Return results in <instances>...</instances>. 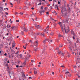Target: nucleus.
<instances>
[{
  "label": "nucleus",
  "instance_id": "412c9836",
  "mask_svg": "<svg viewBox=\"0 0 80 80\" xmlns=\"http://www.w3.org/2000/svg\"><path fill=\"white\" fill-rule=\"evenodd\" d=\"M73 67L74 68H77V66H75V65H74L73 66Z\"/></svg>",
  "mask_w": 80,
  "mask_h": 80
},
{
  "label": "nucleus",
  "instance_id": "f257e3e1",
  "mask_svg": "<svg viewBox=\"0 0 80 80\" xmlns=\"http://www.w3.org/2000/svg\"><path fill=\"white\" fill-rule=\"evenodd\" d=\"M61 13L62 14V16L64 18H67V9L66 8H62L61 10Z\"/></svg>",
  "mask_w": 80,
  "mask_h": 80
},
{
  "label": "nucleus",
  "instance_id": "de8ad7c7",
  "mask_svg": "<svg viewBox=\"0 0 80 80\" xmlns=\"http://www.w3.org/2000/svg\"><path fill=\"white\" fill-rule=\"evenodd\" d=\"M46 14H48V15H49V12H46Z\"/></svg>",
  "mask_w": 80,
  "mask_h": 80
},
{
  "label": "nucleus",
  "instance_id": "2f4dec72",
  "mask_svg": "<svg viewBox=\"0 0 80 80\" xmlns=\"http://www.w3.org/2000/svg\"><path fill=\"white\" fill-rule=\"evenodd\" d=\"M25 74H24V73H23L22 77H25Z\"/></svg>",
  "mask_w": 80,
  "mask_h": 80
},
{
  "label": "nucleus",
  "instance_id": "79ce46f5",
  "mask_svg": "<svg viewBox=\"0 0 80 80\" xmlns=\"http://www.w3.org/2000/svg\"><path fill=\"white\" fill-rule=\"evenodd\" d=\"M60 47H62V46L63 45L62 44H60Z\"/></svg>",
  "mask_w": 80,
  "mask_h": 80
},
{
  "label": "nucleus",
  "instance_id": "c03bdc74",
  "mask_svg": "<svg viewBox=\"0 0 80 80\" xmlns=\"http://www.w3.org/2000/svg\"><path fill=\"white\" fill-rule=\"evenodd\" d=\"M5 13H6V15H8V13H7V12H5Z\"/></svg>",
  "mask_w": 80,
  "mask_h": 80
},
{
  "label": "nucleus",
  "instance_id": "774afa93",
  "mask_svg": "<svg viewBox=\"0 0 80 80\" xmlns=\"http://www.w3.org/2000/svg\"><path fill=\"white\" fill-rule=\"evenodd\" d=\"M4 55H5V56H6V55H7V53H5L4 54Z\"/></svg>",
  "mask_w": 80,
  "mask_h": 80
},
{
  "label": "nucleus",
  "instance_id": "bf43d9fd",
  "mask_svg": "<svg viewBox=\"0 0 80 80\" xmlns=\"http://www.w3.org/2000/svg\"><path fill=\"white\" fill-rule=\"evenodd\" d=\"M8 26H9V25L8 24V25H7V28H8Z\"/></svg>",
  "mask_w": 80,
  "mask_h": 80
},
{
  "label": "nucleus",
  "instance_id": "f03ea898",
  "mask_svg": "<svg viewBox=\"0 0 80 80\" xmlns=\"http://www.w3.org/2000/svg\"><path fill=\"white\" fill-rule=\"evenodd\" d=\"M69 20H70V19H69L68 18H67V19H65L63 20V22L64 23H67V24H68V21Z\"/></svg>",
  "mask_w": 80,
  "mask_h": 80
},
{
  "label": "nucleus",
  "instance_id": "c9c22d12",
  "mask_svg": "<svg viewBox=\"0 0 80 80\" xmlns=\"http://www.w3.org/2000/svg\"><path fill=\"white\" fill-rule=\"evenodd\" d=\"M40 14H41V15H42V10L40 11Z\"/></svg>",
  "mask_w": 80,
  "mask_h": 80
},
{
  "label": "nucleus",
  "instance_id": "4be33fe9",
  "mask_svg": "<svg viewBox=\"0 0 80 80\" xmlns=\"http://www.w3.org/2000/svg\"><path fill=\"white\" fill-rule=\"evenodd\" d=\"M73 36L72 37V38H73V39H74V40H75V37H77V35H76V36Z\"/></svg>",
  "mask_w": 80,
  "mask_h": 80
},
{
  "label": "nucleus",
  "instance_id": "58836bf2",
  "mask_svg": "<svg viewBox=\"0 0 80 80\" xmlns=\"http://www.w3.org/2000/svg\"><path fill=\"white\" fill-rule=\"evenodd\" d=\"M2 20H0V23H1V24H2Z\"/></svg>",
  "mask_w": 80,
  "mask_h": 80
},
{
  "label": "nucleus",
  "instance_id": "f3484780",
  "mask_svg": "<svg viewBox=\"0 0 80 80\" xmlns=\"http://www.w3.org/2000/svg\"><path fill=\"white\" fill-rule=\"evenodd\" d=\"M44 75V73H43V72L41 73H40L41 76H43Z\"/></svg>",
  "mask_w": 80,
  "mask_h": 80
},
{
  "label": "nucleus",
  "instance_id": "0eeeda50",
  "mask_svg": "<svg viewBox=\"0 0 80 80\" xmlns=\"http://www.w3.org/2000/svg\"><path fill=\"white\" fill-rule=\"evenodd\" d=\"M61 29H62V32H64V29L66 33H67V32H66V29H65V28H64V29L63 28V27H61Z\"/></svg>",
  "mask_w": 80,
  "mask_h": 80
},
{
  "label": "nucleus",
  "instance_id": "ddd939ff",
  "mask_svg": "<svg viewBox=\"0 0 80 80\" xmlns=\"http://www.w3.org/2000/svg\"><path fill=\"white\" fill-rule=\"evenodd\" d=\"M68 12H70V7H68Z\"/></svg>",
  "mask_w": 80,
  "mask_h": 80
},
{
  "label": "nucleus",
  "instance_id": "aec40b11",
  "mask_svg": "<svg viewBox=\"0 0 80 80\" xmlns=\"http://www.w3.org/2000/svg\"><path fill=\"white\" fill-rule=\"evenodd\" d=\"M24 31H25L26 32H28V30H27L25 29V28L24 27Z\"/></svg>",
  "mask_w": 80,
  "mask_h": 80
},
{
  "label": "nucleus",
  "instance_id": "49530a36",
  "mask_svg": "<svg viewBox=\"0 0 80 80\" xmlns=\"http://www.w3.org/2000/svg\"><path fill=\"white\" fill-rule=\"evenodd\" d=\"M28 57H29L30 58V57H31V55H29L28 56Z\"/></svg>",
  "mask_w": 80,
  "mask_h": 80
},
{
  "label": "nucleus",
  "instance_id": "72a5a7b5",
  "mask_svg": "<svg viewBox=\"0 0 80 80\" xmlns=\"http://www.w3.org/2000/svg\"><path fill=\"white\" fill-rule=\"evenodd\" d=\"M67 73H69V72L68 71L66 72L65 74H67Z\"/></svg>",
  "mask_w": 80,
  "mask_h": 80
},
{
  "label": "nucleus",
  "instance_id": "a18cd8bd",
  "mask_svg": "<svg viewBox=\"0 0 80 80\" xmlns=\"http://www.w3.org/2000/svg\"><path fill=\"white\" fill-rule=\"evenodd\" d=\"M19 67V66L18 65H17L16 66V67L17 68H18Z\"/></svg>",
  "mask_w": 80,
  "mask_h": 80
},
{
  "label": "nucleus",
  "instance_id": "7ed1b4c3",
  "mask_svg": "<svg viewBox=\"0 0 80 80\" xmlns=\"http://www.w3.org/2000/svg\"><path fill=\"white\" fill-rule=\"evenodd\" d=\"M71 32L72 34V36H74V37H76V35L75 34V33H74V31H73V30H71Z\"/></svg>",
  "mask_w": 80,
  "mask_h": 80
},
{
  "label": "nucleus",
  "instance_id": "4c0bfd02",
  "mask_svg": "<svg viewBox=\"0 0 80 80\" xmlns=\"http://www.w3.org/2000/svg\"><path fill=\"white\" fill-rule=\"evenodd\" d=\"M22 42H23V43H25V41L24 40H22Z\"/></svg>",
  "mask_w": 80,
  "mask_h": 80
},
{
  "label": "nucleus",
  "instance_id": "f704fd0d",
  "mask_svg": "<svg viewBox=\"0 0 80 80\" xmlns=\"http://www.w3.org/2000/svg\"><path fill=\"white\" fill-rule=\"evenodd\" d=\"M58 37H62V35L60 34H59L58 35Z\"/></svg>",
  "mask_w": 80,
  "mask_h": 80
},
{
  "label": "nucleus",
  "instance_id": "dca6fc26",
  "mask_svg": "<svg viewBox=\"0 0 80 80\" xmlns=\"http://www.w3.org/2000/svg\"><path fill=\"white\" fill-rule=\"evenodd\" d=\"M62 23L61 22H60L59 23V24L60 26V27H62Z\"/></svg>",
  "mask_w": 80,
  "mask_h": 80
},
{
  "label": "nucleus",
  "instance_id": "5701e85b",
  "mask_svg": "<svg viewBox=\"0 0 80 80\" xmlns=\"http://www.w3.org/2000/svg\"><path fill=\"white\" fill-rule=\"evenodd\" d=\"M35 26L36 27H37H37H38V25L37 24H35Z\"/></svg>",
  "mask_w": 80,
  "mask_h": 80
},
{
  "label": "nucleus",
  "instance_id": "3c124183",
  "mask_svg": "<svg viewBox=\"0 0 80 80\" xmlns=\"http://www.w3.org/2000/svg\"><path fill=\"white\" fill-rule=\"evenodd\" d=\"M16 22H19V20H18L16 21Z\"/></svg>",
  "mask_w": 80,
  "mask_h": 80
},
{
  "label": "nucleus",
  "instance_id": "6e6552de",
  "mask_svg": "<svg viewBox=\"0 0 80 80\" xmlns=\"http://www.w3.org/2000/svg\"><path fill=\"white\" fill-rule=\"evenodd\" d=\"M62 51H60V52H59V51H58V53L59 54H61V55H62V56H64L65 55L64 54H63V53H62Z\"/></svg>",
  "mask_w": 80,
  "mask_h": 80
},
{
  "label": "nucleus",
  "instance_id": "4468645a",
  "mask_svg": "<svg viewBox=\"0 0 80 80\" xmlns=\"http://www.w3.org/2000/svg\"><path fill=\"white\" fill-rule=\"evenodd\" d=\"M42 54H43V53H45V50L44 49L42 51Z\"/></svg>",
  "mask_w": 80,
  "mask_h": 80
},
{
  "label": "nucleus",
  "instance_id": "338daca9",
  "mask_svg": "<svg viewBox=\"0 0 80 80\" xmlns=\"http://www.w3.org/2000/svg\"><path fill=\"white\" fill-rule=\"evenodd\" d=\"M29 42H31V43H32V40H30Z\"/></svg>",
  "mask_w": 80,
  "mask_h": 80
},
{
  "label": "nucleus",
  "instance_id": "69168bd1",
  "mask_svg": "<svg viewBox=\"0 0 80 80\" xmlns=\"http://www.w3.org/2000/svg\"><path fill=\"white\" fill-rule=\"evenodd\" d=\"M12 47H14V46L13 45V43L12 44Z\"/></svg>",
  "mask_w": 80,
  "mask_h": 80
},
{
  "label": "nucleus",
  "instance_id": "ea45409f",
  "mask_svg": "<svg viewBox=\"0 0 80 80\" xmlns=\"http://www.w3.org/2000/svg\"><path fill=\"white\" fill-rule=\"evenodd\" d=\"M42 3L40 2L39 4H38V5H41Z\"/></svg>",
  "mask_w": 80,
  "mask_h": 80
},
{
  "label": "nucleus",
  "instance_id": "8fccbe9b",
  "mask_svg": "<svg viewBox=\"0 0 80 80\" xmlns=\"http://www.w3.org/2000/svg\"><path fill=\"white\" fill-rule=\"evenodd\" d=\"M18 53H19V51H18L17 53H15V54H18Z\"/></svg>",
  "mask_w": 80,
  "mask_h": 80
},
{
  "label": "nucleus",
  "instance_id": "423d86ee",
  "mask_svg": "<svg viewBox=\"0 0 80 80\" xmlns=\"http://www.w3.org/2000/svg\"><path fill=\"white\" fill-rule=\"evenodd\" d=\"M35 35H42V36H44V34L42 33H36Z\"/></svg>",
  "mask_w": 80,
  "mask_h": 80
},
{
  "label": "nucleus",
  "instance_id": "680f3d73",
  "mask_svg": "<svg viewBox=\"0 0 80 80\" xmlns=\"http://www.w3.org/2000/svg\"><path fill=\"white\" fill-rule=\"evenodd\" d=\"M7 62L8 63H10V61H8Z\"/></svg>",
  "mask_w": 80,
  "mask_h": 80
},
{
  "label": "nucleus",
  "instance_id": "6e6d98bb",
  "mask_svg": "<svg viewBox=\"0 0 80 80\" xmlns=\"http://www.w3.org/2000/svg\"><path fill=\"white\" fill-rule=\"evenodd\" d=\"M61 67H64V65L61 66Z\"/></svg>",
  "mask_w": 80,
  "mask_h": 80
},
{
  "label": "nucleus",
  "instance_id": "473e14b6",
  "mask_svg": "<svg viewBox=\"0 0 80 80\" xmlns=\"http://www.w3.org/2000/svg\"><path fill=\"white\" fill-rule=\"evenodd\" d=\"M57 7H58V6H57V5H55V8H57Z\"/></svg>",
  "mask_w": 80,
  "mask_h": 80
},
{
  "label": "nucleus",
  "instance_id": "09e8293b",
  "mask_svg": "<svg viewBox=\"0 0 80 80\" xmlns=\"http://www.w3.org/2000/svg\"><path fill=\"white\" fill-rule=\"evenodd\" d=\"M23 48L24 49H26V46H23Z\"/></svg>",
  "mask_w": 80,
  "mask_h": 80
},
{
  "label": "nucleus",
  "instance_id": "2eb2a0df",
  "mask_svg": "<svg viewBox=\"0 0 80 80\" xmlns=\"http://www.w3.org/2000/svg\"><path fill=\"white\" fill-rule=\"evenodd\" d=\"M33 27H31L30 28V31H31V30H33Z\"/></svg>",
  "mask_w": 80,
  "mask_h": 80
},
{
  "label": "nucleus",
  "instance_id": "37998d69",
  "mask_svg": "<svg viewBox=\"0 0 80 80\" xmlns=\"http://www.w3.org/2000/svg\"><path fill=\"white\" fill-rule=\"evenodd\" d=\"M27 56H28V55H30V54H29V53L28 52H27Z\"/></svg>",
  "mask_w": 80,
  "mask_h": 80
},
{
  "label": "nucleus",
  "instance_id": "052dcab7",
  "mask_svg": "<svg viewBox=\"0 0 80 80\" xmlns=\"http://www.w3.org/2000/svg\"><path fill=\"white\" fill-rule=\"evenodd\" d=\"M58 4H60V2L59 1H58Z\"/></svg>",
  "mask_w": 80,
  "mask_h": 80
},
{
  "label": "nucleus",
  "instance_id": "1a4fd4ad",
  "mask_svg": "<svg viewBox=\"0 0 80 80\" xmlns=\"http://www.w3.org/2000/svg\"><path fill=\"white\" fill-rule=\"evenodd\" d=\"M47 41V39H46L44 40H43L42 41V42L44 43H45Z\"/></svg>",
  "mask_w": 80,
  "mask_h": 80
},
{
  "label": "nucleus",
  "instance_id": "864d4df0",
  "mask_svg": "<svg viewBox=\"0 0 80 80\" xmlns=\"http://www.w3.org/2000/svg\"><path fill=\"white\" fill-rule=\"evenodd\" d=\"M67 7H69V5L67 4Z\"/></svg>",
  "mask_w": 80,
  "mask_h": 80
},
{
  "label": "nucleus",
  "instance_id": "f8f14e48",
  "mask_svg": "<svg viewBox=\"0 0 80 80\" xmlns=\"http://www.w3.org/2000/svg\"><path fill=\"white\" fill-rule=\"evenodd\" d=\"M35 44H36L35 46H36V47H37V45H38V42H37V41H36V42H35Z\"/></svg>",
  "mask_w": 80,
  "mask_h": 80
},
{
  "label": "nucleus",
  "instance_id": "c85d7f7f",
  "mask_svg": "<svg viewBox=\"0 0 80 80\" xmlns=\"http://www.w3.org/2000/svg\"><path fill=\"white\" fill-rule=\"evenodd\" d=\"M14 14L15 15H18V13L17 12H15Z\"/></svg>",
  "mask_w": 80,
  "mask_h": 80
},
{
  "label": "nucleus",
  "instance_id": "b1692460",
  "mask_svg": "<svg viewBox=\"0 0 80 80\" xmlns=\"http://www.w3.org/2000/svg\"><path fill=\"white\" fill-rule=\"evenodd\" d=\"M50 35H51L52 36H53V32H51V33H50Z\"/></svg>",
  "mask_w": 80,
  "mask_h": 80
},
{
  "label": "nucleus",
  "instance_id": "7c9ffc66",
  "mask_svg": "<svg viewBox=\"0 0 80 80\" xmlns=\"http://www.w3.org/2000/svg\"><path fill=\"white\" fill-rule=\"evenodd\" d=\"M69 48L71 51H72V48L71 47H69Z\"/></svg>",
  "mask_w": 80,
  "mask_h": 80
},
{
  "label": "nucleus",
  "instance_id": "a211bd4d",
  "mask_svg": "<svg viewBox=\"0 0 80 80\" xmlns=\"http://www.w3.org/2000/svg\"><path fill=\"white\" fill-rule=\"evenodd\" d=\"M67 53V51H64V53H63V55H65V54H66V53Z\"/></svg>",
  "mask_w": 80,
  "mask_h": 80
},
{
  "label": "nucleus",
  "instance_id": "603ef678",
  "mask_svg": "<svg viewBox=\"0 0 80 80\" xmlns=\"http://www.w3.org/2000/svg\"><path fill=\"white\" fill-rule=\"evenodd\" d=\"M69 28V27L68 26V28H67V30H68Z\"/></svg>",
  "mask_w": 80,
  "mask_h": 80
},
{
  "label": "nucleus",
  "instance_id": "6ab92c4d",
  "mask_svg": "<svg viewBox=\"0 0 80 80\" xmlns=\"http://www.w3.org/2000/svg\"><path fill=\"white\" fill-rule=\"evenodd\" d=\"M41 28L40 26L38 25V27H37V29H39V28Z\"/></svg>",
  "mask_w": 80,
  "mask_h": 80
},
{
  "label": "nucleus",
  "instance_id": "4d7b16f0",
  "mask_svg": "<svg viewBox=\"0 0 80 80\" xmlns=\"http://www.w3.org/2000/svg\"><path fill=\"white\" fill-rule=\"evenodd\" d=\"M0 8H1V10H3V8H2V7H1Z\"/></svg>",
  "mask_w": 80,
  "mask_h": 80
},
{
  "label": "nucleus",
  "instance_id": "13d9d810",
  "mask_svg": "<svg viewBox=\"0 0 80 80\" xmlns=\"http://www.w3.org/2000/svg\"><path fill=\"white\" fill-rule=\"evenodd\" d=\"M42 13H44L45 12V11L44 10L42 11Z\"/></svg>",
  "mask_w": 80,
  "mask_h": 80
},
{
  "label": "nucleus",
  "instance_id": "20e7f679",
  "mask_svg": "<svg viewBox=\"0 0 80 80\" xmlns=\"http://www.w3.org/2000/svg\"><path fill=\"white\" fill-rule=\"evenodd\" d=\"M12 29V30H17V27L15 26H12L11 27Z\"/></svg>",
  "mask_w": 80,
  "mask_h": 80
},
{
  "label": "nucleus",
  "instance_id": "39448f33",
  "mask_svg": "<svg viewBox=\"0 0 80 80\" xmlns=\"http://www.w3.org/2000/svg\"><path fill=\"white\" fill-rule=\"evenodd\" d=\"M47 40L48 41V42L49 43L52 42V39L51 38H49L48 39H47Z\"/></svg>",
  "mask_w": 80,
  "mask_h": 80
},
{
  "label": "nucleus",
  "instance_id": "c756f323",
  "mask_svg": "<svg viewBox=\"0 0 80 80\" xmlns=\"http://www.w3.org/2000/svg\"><path fill=\"white\" fill-rule=\"evenodd\" d=\"M34 50L35 51H37V50H38V48H35Z\"/></svg>",
  "mask_w": 80,
  "mask_h": 80
},
{
  "label": "nucleus",
  "instance_id": "e2e57ef3",
  "mask_svg": "<svg viewBox=\"0 0 80 80\" xmlns=\"http://www.w3.org/2000/svg\"><path fill=\"white\" fill-rule=\"evenodd\" d=\"M60 77H61V78H62V77H62V75H60Z\"/></svg>",
  "mask_w": 80,
  "mask_h": 80
},
{
  "label": "nucleus",
  "instance_id": "5fc2aeb1",
  "mask_svg": "<svg viewBox=\"0 0 80 80\" xmlns=\"http://www.w3.org/2000/svg\"><path fill=\"white\" fill-rule=\"evenodd\" d=\"M29 79H30V78L31 79H32V78H31V77H29Z\"/></svg>",
  "mask_w": 80,
  "mask_h": 80
},
{
  "label": "nucleus",
  "instance_id": "a19ab883",
  "mask_svg": "<svg viewBox=\"0 0 80 80\" xmlns=\"http://www.w3.org/2000/svg\"><path fill=\"white\" fill-rule=\"evenodd\" d=\"M23 64L24 65H26V62H24L23 63Z\"/></svg>",
  "mask_w": 80,
  "mask_h": 80
},
{
  "label": "nucleus",
  "instance_id": "e433bc0d",
  "mask_svg": "<svg viewBox=\"0 0 80 80\" xmlns=\"http://www.w3.org/2000/svg\"><path fill=\"white\" fill-rule=\"evenodd\" d=\"M43 6H41V9L42 10H43Z\"/></svg>",
  "mask_w": 80,
  "mask_h": 80
},
{
  "label": "nucleus",
  "instance_id": "bb28decb",
  "mask_svg": "<svg viewBox=\"0 0 80 80\" xmlns=\"http://www.w3.org/2000/svg\"><path fill=\"white\" fill-rule=\"evenodd\" d=\"M18 55L20 57V58H21V57H22V54L18 55Z\"/></svg>",
  "mask_w": 80,
  "mask_h": 80
},
{
  "label": "nucleus",
  "instance_id": "393cba45",
  "mask_svg": "<svg viewBox=\"0 0 80 80\" xmlns=\"http://www.w3.org/2000/svg\"><path fill=\"white\" fill-rule=\"evenodd\" d=\"M34 74L35 75H37V72L36 71H35L34 72Z\"/></svg>",
  "mask_w": 80,
  "mask_h": 80
},
{
  "label": "nucleus",
  "instance_id": "9b49d317",
  "mask_svg": "<svg viewBox=\"0 0 80 80\" xmlns=\"http://www.w3.org/2000/svg\"><path fill=\"white\" fill-rule=\"evenodd\" d=\"M7 62V59H4V64L5 65Z\"/></svg>",
  "mask_w": 80,
  "mask_h": 80
},
{
  "label": "nucleus",
  "instance_id": "cd10ccee",
  "mask_svg": "<svg viewBox=\"0 0 80 80\" xmlns=\"http://www.w3.org/2000/svg\"><path fill=\"white\" fill-rule=\"evenodd\" d=\"M9 22L10 23H12V19H10Z\"/></svg>",
  "mask_w": 80,
  "mask_h": 80
},
{
  "label": "nucleus",
  "instance_id": "9d476101",
  "mask_svg": "<svg viewBox=\"0 0 80 80\" xmlns=\"http://www.w3.org/2000/svg\"><path fill=\"white\" fill-rule=\"evenodd\" d=\"M47 31H48V28H46L45 30H44V32H47V33H48V32H47Z\"/></svg>",
  "mask_w": 80,
  "mask_h": 80
},
{
  "label": "nucleus",
  "instance_id": "0e129e2a",
  "mask_svg": "<svg viewBox=\"0 0 80 80\" xmlns=\"http://www.w3.org/2000/svg\"><path fill=\"white\" fill-rule=\"evenodd\" d=\"M54 1L55 2H57V1H56V0H54Z\"/></svg>",
  "mask_w": 80,
  "mask_h": 80
},
{
  "label": "nucleus",
  "instance_id": "a878e982",
  "mask_svg": "<svg viewBox=\"0 0 80 80\" xmlns=\"http://www.w3.org/2000/svg\"><path fill=\"white\" fill-rule=\"evenodd\" d=\"M4 65H5V66H6V67H8V64L7 63H6L5 64H4Z\"/></svg>",
  "mask_w": 80,
  "mask_h": 80
}]
</instances>
